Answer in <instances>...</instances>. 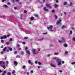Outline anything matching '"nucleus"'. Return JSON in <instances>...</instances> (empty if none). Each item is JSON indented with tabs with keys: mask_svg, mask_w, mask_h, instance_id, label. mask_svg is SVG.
<instances>
[{
	"mask_svg": "<svg viewBox=\"0 0 75 75\" xmlns=\"http://www.w3.org/2000/svg\"><path fill=\"white\" fill-rule=\"evenodd\" d=\"M7 36L6 35H5L4 36H3L2 37H1V40H3V39H7Z\"/></svg>",
	"mask_w": 75,
	"mask_h": 75,
	"instance_id": "1",
	"label": "nucleus"
},
{
	"mask_svg": "<svg viewBox=\"0 0 75 75\" xmlns=\"http://www.w3.org/2000/svg\"><path fill=\"white\" fill-rule=\"evenodd\" d=\"M52 28H53V26L52 25H50L49 27H47V29L48 30H50H50H52Z\"/></svg>",
	"mask_w": 75,
	"mask_h": 75,
	"instance_id": "2",
	"label": "nucleus"
},
{
	"mask_svg": "<svg viewBox=\"0 0 75 75\" xmlns=\"http://www.w3.org/2000/svg\"><path fill=\"white\" fill-rule=\"evenodd\" d=\"M32 52L33 54H34V55H36V54H37V52L35 51V49H33L32 50Z\"/></svg>",
	"mask_w": 75,
	"mask_h": 75,
	"instance_id": "3",
	"label": "nucleus"
},
{
	"mask_svg": "<svg viewBox=\"0 0 75 75\" xmlns=\"http://www.w3.org/2000/svg\"><path fill=\"white\" fill-rule=\"evenodd\" d=\"M59 21H57L56 24H61V21H62V20L61 19H59Z\"/></svg>",
	"mask_w": 75,
	"mask_h": 75,
	"instance_id": "4",
	"label": "nucleus"
},
{
	"mask_svg": "<svg viewBox=\"0 0 75 75\" xmlns=\"http://www.w3.org/2000/svg\"><path fill=\"white\" fill-rule=\"evenodd\" d=\"M46 7H48V8L50 9L52 8V6H50V4H46Z\"/></svg>",
	"mask_w": 75,
	"mask_h": 75,
	"instance_id": "5",
	"label": "nucleus"
},
{
	"mask_svg": "<svg viewBox=\"0 0 75 75\" xmlns=\"http://www.w3.org/2000/svg\"><path fill=\"white\" fill-rule=\"evenodd\" d=\"M44 10L46 12H47V11H48V9L46 7H44Z\"/></svg>",
	"mask_w": 75,
	"mask_h": 75,
	"instance_id": "6",
	"label": "nucleus"
},
{
	"mask_svg": "<svg viewBox=\"0 0 75 75\" xmlns=\"http://www.w3.org/2000/svg\"><path fill=\"white\" fill-rule=\"evenodd\" d=\"M13 63L14 64L15 66L16 67L18 64V62H17L16 61H14Z\"/></svg>",
	"mask_w": 75,
	"mask_h": 75,
	"instance_id": "7",
	"label": "nucleus"
},
{
	"mask_svg": "<svg viewBox=\"0 0 75 75\" xmlns=\"http://www.w3.org/2000/svg\"><path fill=\"white\" fill-rule=\"evenodd\" d=\"M28 63L29 64H30L31 65H33V62H31V61L30 60H28Z\"/></svg>",
	"mask_w": 75,
	"mask_h": 75,
	"instance_id": "8",
	"label": "nucleus"
},
{
	"mask_svg": "<svg viewBox=\"0 0 75 75\" xmlns=\"http://www.w3.org/2000/svg\"><path fill=\"white\" fill-rule=\"evenodd\" d=\"M26 53L28 54L29 55H30V51L28 50H26Z\"/></svg>",
	"mask_w": 75,
	"mask_h": 75,
	"instance_id": "9",
	"label": "nucleus"
},
{
	"mask_svg": "<svg viewBox=\"0 0 75 75\" xmlns=\"http://www.w3.org/2000/svg\"><path fill=\"white\" fill-rule=\"evenodd\" d=\"M58 65H61V61H59L57 63Z\"/></svg>",
	"mask_w": 75,
	"mask_h": 75,
	"instance_id": "10",
	"label": "nucleus"
},
{
	"mask_svg": "<svg viewBox=\"0 0 75 75\" xmlns=\"http://www.w3.org/2000/svg\"><path fill=\"white\" fill-rule=\"evenodd\" d=\"M8 48L9 49L10 51H13V49L11 47H8Z\"/></svg>",
	"mask_w": 75,
	"mask_h": 75,
	"instance_id": "11",
	"label": "nucleus"
},
{
	"mask_svg": "<svg viewBox=\"0 0 75 75\" xmlns=\"http://www.w3.org/2000/svg\"><path fill=\"white\" fill-rule=\"evenodd\" d=\"M30 19L31 20V21H33L34 19V17H30Z\"/></svg>",
	"mask_w": 75,
	"mask_h": 75,
	"instance_id": "12",
	"label": "nucleus"
},
{
	"mask_svg": "<svg viewBox=\"0 0 75 75\" xmlns=\"http://www.w3.org/2000/svg\"><path fill=\"white\" fill-rule=\"evenodd\" d=\"M21 55H24V51H21Z\"/></svg>",
	"mask_w": 75,
	"mask_h": 75,
	"instance_id": "13",
	"label": "nucleus"
},
{
	"mask_svg": "<svg viewBox=\"0 0 75 75\" xmlns=\"http://www.w3.org/2000/svg\"><path fill=\"white\" fill-rule=\"evenodd\" d=\"M7 47H5V48H4V49L3 50V51H6V49H7Z\"/></svg>",
	"mask_w": 75,
	"mask_h": 75,
	"instance_id": "14",
	"label": "nucleus"
},
{
	"mask_svg": "<svg viewBox=\"0 0 75 75\" xmlns=\"http://www.w3.org/2000/svg\"><path fill=\"white\" fill-rule=\"evenodd\" d=\"M3 7H5V8H8V7L6 5H4Z\"/></svg>",
	"mask_w": 75,
	"mask_h": 75,
	"instance_id": "15",
	"label": "nucleus"
},
{
	"mask_svg": "<svg viewBox=\"0 0 75 75\" xmlns=\"http://www.w3.org/2000/svg\"><path fill=\"white\" fill-rule=\"evenodd\" d=\"M72 4H73L72 2H71L69 5L70 7H72Z\"/></svg>",
	"mask_w": 75,
	"mask_h": 75,
	"instance_id": "16",
	"label": "nucleus"
},
{
	"mask_svg": "<svg viewBox=\"0 0 75 75\" xmlns=\"http://www.w3.org/2000/svg\"><path fill=\"white\" fill-rule=\"evenodd\" d=\"M3 73L2 74V75H5V74L6 73V71H3Z\"/></svg>",
	"mask_w": 75,
	"mask_h": 75,
	"instance_id": "17",
	"label": "nucleus"
},
{
	"mask_svg": "<svg viewBox=\"0 0 75 75\" xmlns=\"http://www.w3.org/2000/svg\"><path fill=\"white\" fill-rule=\"evenodd\" d=\"M65 28V27L64 25H63L62 27H61V28L62 29H64Z\"/></svg>",
	"mask_w": 75,
	"mask_h": 75,
	"instance_id": "18",
	"label": "nucleus"
},
{
	"mask_svg": "<svg viewBox=\"0 0 75 75\" xmlns=\"http://www.w3.org/2000/svg\"><path fill=\"white\" fill-rule=\"evenodd\" d=\"M63 4V5H64V6L67 4V2H64V3Z\"/></svg>",
	"mask_w": 75,
	"mask_h": 75,
	"instance_id": "19",
	"label": "nucleus"
},
{
	"mask_svg": "<svg viewBox=\"0 0 75 75\" xmlns=\"http://www.w3.org/2000/svg\"><path fill=\"white\" fill-rule=\"evenodd\" d=\"M54 6L55 7V8H57L58 7V5L57 4H55Z\"/></svg>",
	"mask_w": 75,
	"mask_h": 75,
	"instance_id": "20",
	"label": "nucleus"
},
{
	"mask_svg": "<svg viewBox=\"0 0 75 75\" xmlns=\"http://www.w3.org/2000/svg\"><path fill=\"white\" fill-rule=\"evenodd\" d=\"M64 46L65 47H68V45H67V44H64Z\"/></svg>",
	"mask_w": 75,
	"mask_h": 75,
	"instance_id": "21",
	"label": "nucleus"
},
{
	"mask_svg": "<svg viewBox=\"0 0 75 75\" xmlns=\"http://www.w3.org/2000/svg\"><path fill=\"white\" fill-rule=\"evenodd\" d=\"M54 17L56 20H57L58 18V17L56 15H54Z\"/></svg>",
	"mask_w": 75,
	"mask_h": 75,
	"instance_id": "22",
	"label": "nucleus"
},
{
	"mask_svg": "<svg viewBox=\"0 0 75 75\" xmlns=\"http://www.w3.org/2000/svg\"><path fill=\"white\" fill-rule=\"evenodd\" d=\"M62 40H63V41L64 42H65V40H64V38H62Z\"/></svg>",
	"mask_w": 75,
	"mask_h": 75,
	"instance_id": "23",
	"label": "nucleus"
},
{
	"mask_svg": "<svg viewBox=\"0 0 75 75\" xmlns=\"http://www.w3.org/2000/svg\"><path fill=\"white\" fill-rule=\"evenodd\" d=\"M3 63V64H4V62L2 61H0V64H1Z\"/></svg>",
	"mask_w": 75,
	"mask_h": 75,
	"instance_id": "24",
	"label": "nucleus"
},
{
	"mask_svg": "<svg viewBox=\"0 0 75 75\" xmlns=\"http://www.w3.org/2000/svg\"><path fill=\"white\" fill-rule=\"evenodd\" d=\"M7 74L8 75H11V73L9 72H8Z\"/></svg>",
	"mask_w": 75,
	"mask_h": 75,
	"instance_id": "25",
	"label": "nucleus"
},
{
	"mask_svg": "<svg viewBox=\"0 0 75 75\" xmlns=\"http://www.w3.org/2000/svg\"><path fill=\"white\" fill-rule=\"evenodd\" d=\"M6 45H9V44H10V42H6Z\"/></svg>",
	"mask_w": 75,
	"mask_h": 75,
	"instance_id": "26",
	"label": "nucleus"
},
{
	"mask_svg": "<svg viewBox=\"0 0 75 75\" xmlns=\"http://www.w3.org/2000/svg\"><path fill=\"white\" fill-rule=\"evenodd\" d=\"M23 13H27V11L26 10H25L23 11Z\"/></svg>",
	"mask_w": 75,
	"mask_h": 75,
	"instance_id": "27",
	"label": "nucleus"
},
{
	"mask_svg": "<svg viewBox=\"0 0 75 75\" xmlns=\"http://www.w3.org/2000/svg\"><path fill=\"white\" fill-rule=\"evenodd\" d=\"M35 17H38V14H36L35 15Z\"/></svg>",
	"mask_w": 75,
	"mask_h": 75,
	"instance_id": "28",
	"label": "nucleus"
},
{
	"mask_svg": "<svg viewBox=\"0 0 75 75\" xmlns=\"http://www.w3.org/2000/svg\"><path fill=\"white\" fill-rule=\"evenodd\" d=\"M51 67H55V65H53L52 64H51Z\"/></svg>",
	"mask_w": 75,
	"mask_h": 75,
	"instance_id": "29",
	"label": "nucleus"
},
{
	"mask_svg": "<svg viewBox=\"0 0 75 75\" xmlns=\"http://www.w3.org/2000/svg\"><path fill=\"white\" fill-rule=\"evenodd\" d=\"M16 58H20V57L19 55H17L16 56Z\"/></svg>",
	"mask_w": 75,
	"mask_h": 75,
	"instance_id": "30",
	"label": "nucleus"
},
{
	"mask_svg": "<svg viewBox=\"0 0 75 75\" xmlns=\"http://www.w3.org/2000/svg\"><path fill=\"white\" fill-rule=\"evenodd\" d=\"M38 65H41V63L40 62H38Z\"/></svg>",
	"mask_w": 75,
	"mask_h": 75,
	"instance_id": "31",
	"label": "nucleus"
},
{
	"mask_svg": "<svg viewBox=\"0 0 75 75\" xmlns=\"http://www.w3.org/2000/svg\"><path fill=\"white\" fill-rule=\"evenodd\" d=\"M25 66H23L22 68H23V69H25Z\"/></svg>",
	"mask_w": 75,
	"mask_h": 75,
	"instance_id": "32",
	"label": "nucleus"
},
{
	"mask_svg": "<svg viewBox=\"0 0 75 75\" xmlns=\"http://www.w3.org/2000/svg\"><path fill=\"white\" fill-rule=\"evenodd\" d=\"M24 38L25 40H27L28 39V37H25Z\"/></svg>",
	"mask_w": 75,
	"mask_h": 75,
	"instance_id": "33",
	"label": "nucleus"
},
{
	"mask_svg": "<svg viewBox=\"0 0 75 75\" xmlns=\"http://www.w3.org/2000/svg\"><path fill=\"white\" fill-rule=\"evenodd\" d=\"M14 72H15V71L13 70V72H12V74H14Z\"/></svg>",
	"mask_w": 75,
	"mask_h": 75,
	"instance_id": "34",
	"label": "nucleus"
},
{
	"mask_svg": "<svg viewBox=\"0 0 75 75\" xmlns=\"http://www.w3.org/2000/svg\"><path fill=\"white\" fill-rule=\"evenodd\" d=\"M70 34H72V30H70Z\"/></svg>",
	"mask_w": 75,
	"mask_h": 75,
	"instance_id": "35",
	"label": "nucleus"
},
{
	"mask_svg": "<svg viewBox=\"0 0 75 75\" xmlns=\"http://www.w3.org/2000/svg\"><path fill=\"white\" fill-rule=\"evenodd\" d=\"M22 44H23V45H25V42H22Z\"/></svg>",
	"mask_w": 75,
	"mask_h": 75,
	"instance_id": "36",
	"label": "nucleus"
},
{
	"mask_svg": "<svg viewBox=\"0 0 75 75\" xmlns=\"http://www.w3.org/2000/svg\"><path fill=\"white\" fill-rule=\"evenodd\" d=\"M1 43H3V42H4V40H1Z\"/></svg>",
	"mask_w": 75,
	"mask_h": 75,
	"instance_id": "37",
	"label": "nucleus"
},
{
	"mask_svg": "<svg viewBox=\"0 0 75 75\" xmlns=\"http://www.w3.org/2000/svg\"><path fill=\"white\" fill-rule=\"evenodd\" d=\"M68 53V51H66L65 52V54H67Z\"/></svg>",
	"mask_w": 75,
	"mask_h": 75,
	"instance_id": "38",
	"label": "nucleus"
},
{
	"mask_svg": "<svg viewBox=\"0 0 75 75\" xmlns=\"http://www.w3.org/2000/svg\"><path fill=\"white\" fill-rule=\"evenodd\" d=\"M3 68L4 69H6V66L4 65L3 67Z\"/></svg>",
	"mask_w": 75,
	"mask_h": 75,
	"instance_id": "39",
	"label": "nucleus"
},
{
	"mask_svg": "<svg viewBox=\"0 0 75 75\" xmlns=\"http://www.w3.org/2000/svg\"><path fill=\"white\" fill-rule=\"evenodd\" d=\"M10 34H9L8 35H7V37H10Z\"/></svg>",
	"mask_w": 75,
	"mask_h": 75,
	"instance_id": "40",
	"label": "nucleus"
},
{
	"mask_svg": "<svg viewBox=\"0 0 75 75\" xmlns=\"http://www.w3.org/2000/svg\"><path fill=\"white\" fill-rule=\"evenodd\" d=\"M75 64V62H73L72 63H71V64L72 65H74Z\"/></svg>",
	"mask_w": 75,
	"mask_h": 75,
	"instance_id": "41",
	"label": "nucleus"
},
{
	"mask_svg": "<svg viewBox=\"0 0 75 75\" xmlns=\"http://www.w3.org/2000/svg\"><path fill=\"white\" fill-rule=\"evenodd\" d=\"M58 53L57 52H55L54 54V55H58Z\"/></svg>",
	"mask_w": 75,
	"mask_h": 75,
	"instance_id": "42",
	"label": "nucleus"
},
{
	"mask_svg": "<svg viewBox=\"0 0 75 75\" xmlns=\"http://www.w3.org/2000/svg\"><path fill=\"white\" fill-rule=\"evenodd\" d=\"M28 50V47H26L25 48V50Z\"/></svg>",
	"mask_w": 75,
	"mask_h": 75,
	"instance_id": "43",
	"label": "nucleus"
},
{
	"mask_svg": "<svg viewBox=\"0 0 75 75\" xmlns=\"http://www.w3.org/2000/svg\"><path fill=\"white\" fill-rule=\"evenodd\" d=\"M7 4H8V5H11V4L10 2H8Z\"/></svg>",
	"mask_w": 75,
	"mask_h": 75,
	"instance_id": "44",
	"label": "nucleus"
},
{
	"mask_svg": "<svg viewBox=\"0 0 75 75\" xmlns=\"http://www.w3.org/2000/svg\"><path fill=\"white\" fill-rule=\"evenodd\" d=\"M14 9L15 10H17V8L16 7H15L14 8Z\"/></svg>",
	"mask_w": 75,
	"mask_h": 75,
	"instance_id": "45",
	"label": "nucleus"
},
{
	"mask_svg": "<svg viewBox=\"0 0 75 75\" xmlns=\"http://www.w3.org/2000/svg\"><path fill=\"white\" fill-rule=\"evenodd\" d=\"M17 47H18V48H19L20 47V45L19 44H18L17 45Z\"/></svg>",
	"mask_w": 75,
	"mask_h": 75,
	"instance_id": "46",
	"label": "nucleus"
},
{
	"mask_svg": "<svg viewBox=\"0 0 75 75\" xmlns=\"http://www.w3.org/2000/svg\"><path fill=\"white\" fill-rule=\"evenodd\" d=\"M59 72H60V73H61L62 72V70H60L59 71Z\"/></svg>",
	"mask_w": 75,
	"mask_h": 75,
	"instance_id": "47",
	"label": "nucleus"
},
{
	"mask_svg": "<svg viewBox=\"0 0 75 75\" xmlns=\"http://www.w3.org/2000/svg\"><path fill=\"white\" fill-rule=\"evenodd\" d=\"M59 42L60 43H61V42H62V41L60 40H59Z\"/></svg>",
	"mask_w": 75,
	"mask_h": 75,
	"instance_id": "48",
	"label": "nucleus"
},
{
	"mask_svg": "<svg viewBox=\"0 0 75 75\" xmlns=\"http://www.w3.org/2000/svg\"><path fill=\"white\" fill-rule=\"evenodd\" d=\"M6 51L8 52H9V49H7V50H6Z\"/></svg>",
	"mask_w": 75,
	"mask_h": 75,
	"instance_id": "49",
	"label": "nucleus"
},
{
	"mask_svg": "<svg viewBox=\"0 0 75 75\" xmlns=\"http://www.w3.org/2000/svg\"><path fill=\"white\" fill-rule=\"evenodd\" d=\"M17 52V51H16L15 52H14V54H16Z\"/></svg>",
	"mask_w": 75,
	"mask_h": 75,
	"instance_id": "50",
	"label": "nucleus"
},
{
	"mask_svg": "<svg viewBox=\"0 0 75 75\" xmlns=\"http://www.w3.org/2000/svg\"><path fill=\"white\" fill-rule=\"evenodd\" d=\"M7 57H5V58H4V59L5 60H6V59H7Z\"/></svg>",
	"mask_w": 75,
	"mask_h": 75,
	"instance_id": "51",
	"label": "nucleus"
},
{
	"mask_svg": "<svg viewBox=\"0 0 75 75\" xmlns=\"http://www.w3.org/2000/svg\"><path fill=\"white\" fill-rule=\"evenodd\" d=\"M62 64H64L65 62H64V61H62Z\"/></svg>",
	"mask_w": 75,
	"mask_h": 75,
	"instance_id": "52",
	"label": "nucleus"
},
{
	"mask_svg": "<svg viewBox=\"0 0 75 75\" xmlns=\"http://www.w3.org/2000/svg\"><path fill=\"white\" fill-rule=\"evenodd\" d=\"M37 63H38V62H37V61H35V63L36 64H37Z\"/></svg>",
	"mask_w": 75,
	"mask_h": 75,
	"instance_id": "53",
	"label": "nucleus"
},
{
	"mask_svg": "<svg viewBox=\"0 0 75 75\" xmlns=\"http://www.w3.org/2000/svg\"><path fill=\"white\" fill-rule=\"evenodd\" d=\"M10 41H12V38H11L9 40Z\"/></svg>",
	"mask_w": 75,
	"mask_h": 75,
	"instance_id": "54",
	"label": "nucleus"
},
{
	"mask_svg": "<svg viewBox=\"0 0 75 75\" xmlns=\"http://www.w3.org/2000/svg\"><path fill=\"white\" fill-rule=\"evenodd\" d=\"M44 38L43 37H42L41 38V40H44Z\"/></svg>",
	"mask_w": 75,
	"mask_h": 75,
	"instance_id": "55",
	"label": "nucleus"
},
{
	"mask_svg": "<svg viewBox=\"0 0 75 75\" xmlns=\"http://www.w3.org/2000/svg\"><path fill=\"white\" fill-rule=\"evenodd\" d=\"M73 40L74 41H75V38H73Z\"/></svg>",
	"mask_w": 75,
	"mask_h": 75,
	"instance_id": "56",
	"label": "nucleus"
},
{
	"mask_svg": "<svg viewBox=\"0 0 75 75\" xmlns=\"http://www.w3.org/2000/svg\"><path fill=\"white\" fill-rule=\"evenodd\" d=\"M72 10L74 12H75V10L74 9H73Z\"/></svg>",
	"mask_w": 75,
	"mask_h": 75,
	"instance_id": "57",
	"label": "nucleus"
},
{
	"mask_svg": "<svg viewBox=\"0 0 75 75\" xmlns=\"http://www.w3.org/2000/svg\"><path fill=\"white\" fill-rule=\"evenodd\" d=\"M26 74H27V75H29V72H27Z\"/></svg>",
	"mask_w": 75,
	"mask_h": 75,
	"instance_id": "58",
	"label": "nucleus"
},
{
	"mask_svg": "<svg viewBox=\"0 0 75 75\" xmlns=\"http://www.w3.org/2000/svg\"><path fill=\"white\" fill-rule=\"evenodd\" d=\"M30 72H31V73H32V74H33V71L31 70L30 71Z\"/></svg>",
	"mask_w": 75,
	"mask_h": 75,
	"instance_id": "59",
	"label": "nucleus"
},
{
	"mask_svg": "<svg viewBox=\"0 0 75 75\" xmlns=\"http://www.w3.org/2000/svg\"><path fill=\"white\" fill-rule=\"evenodd\" d=\"M56 61V62H57L59 61V59H57Z\"/></svg>",
	"mask_w": 75,
	"mask_h": 75,
	"instance_id": "60",
	"label": "nucleus"
},
{
	"mask_svg": "<svg viewBox=\"0 0 75 75\" xmlns=\"http://www.w3.org/2000/svg\"><path fill=\"white\" fill-rule=\"evenodd\" d=\"M52 13H55V11H54V10H52Z\"/></svg>",
	"mask_w": 75,
	"mask_h": 75,
	"instance_id": "61",
	"label": "nucleus"
},
{
	"mask_svg": "<svg viewBox=\"0 0 75 75\" xmlns=\"http://www.w3.org/2000/svg\"><path fill=\"white\" fill-rule=\"evenodd\" d=\"M6 62L7 63V64H8V61H6Z\"/></svg>",
	"mask_w": 75,
	"mask_h": 75,
	"instance_id": "62",
	"label": "nucleus"
},
{
	"mask_svg": "<svg viewBox=\"0 0 75 75\" xmlns=\"http://www.w3.org/2000/svg\"><path fill=\"white\" fill-rule=\"evenodd\" d=\"M4 46H3V45H2L1 46V48H3V47H4Z\"/></svg>",
	"mask_w": 75,
	"mask_h": 75,
	"instance_id": "63",
	"label": "nucleus"
},
{
	"mask_svg": "<svg viewBox=\"0 0 75 75\" xmlns=\"http://www.w3.org/2000/svg\"><path fill=\"white\" fill-rule=\"evenodd\" d=\"M6 0H3L2 1V2H4V1H6Z\"/></svg>",
	"mask_w": 75,
	"mask_h": 75,
	"instance_id": "64",
	"label": "nucleus"
}]
</instances>
